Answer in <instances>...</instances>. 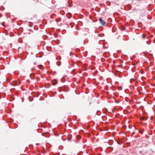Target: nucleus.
Here are the masks:
<instances>
[{"label":"nucleus","instance_id":"nucleus-2","mask_svg":"<svg viewBox=\"0 0 155 155\" xmlns=\"http://www.w3.org/2000/svg\"><path fill=\"white\" fill-rule=\"evenodd\" d=\"M5 93H0V98L3 97H5Z\"/></svg>","mask_w":155,"mask_h":155},{"label":"nucleus","instance_id":"nucleus-3","mask_svg":"<svg viewBox=\"0 0 155 155\" xmlns=\"http://www.w3.org/2000/svg\"><path fill=\"white\" fill-rule=\"evenodd\" d=\"M38 67L41 69H43V67L42 65H38Z\"/></svg>","mask_w":155,"mask_h":155},{"label":"nucleus","instance_id":"nucleus-1","mask_svg":"<svg viewBox=\"0 0 155 155\" xmlns=\"http://www.w3.org/2000/svg\"><path fill=\"white\" fill-rule=\"evenodd\" d=\"M99 21L100 23L104 26L106 24V22L104 21V20H103L101 18H100L99 19Z\"/></svg>","mask_w":155,"mask_h":155},{"label":"nucleus","instance_id":"nucleus-4","mask_svg":"<svg viewBox=\"0 0 155 155\" xmlns=\"http://www.w3.org/2000/svg\"><path fill=\"white\" fill-rule=\"evenodd\" d=\"M145 37H145V35H144L143 34V38H145Z\"/></svg>","mask_w":155,"mask_h":155},{"label":"nucleus","instance_id":"nucleus-5","mask_svg":"<svg viewBox=\"0 0 155 155\" xmlns=\"http://www.w3.org/2000/svg\"><path fill=\"white\" fill-rule=\"evenodd\" d=\"M134 133H134V132H133V133H132V135H133V134H134Z\"/></svg>","mask_w":155,"mask_h":155}]
</instances>
